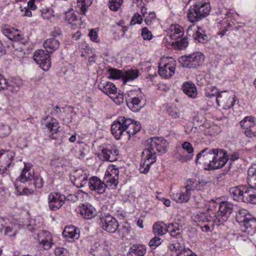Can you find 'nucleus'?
I'll return each instance as SVG.
<instances>
[{"label": "nucleus", "mask_w": 256, "mask_h": 256, "mask_svg": "<svg viewBox=\"0 0 256 256\" xmlns=\"http://www.w3.org/2000/svg\"><path fill=\"white\" fill-rule=\"evenodd\" d=\"M247 182L250 187L242 184L231 188L230 197L238 202L256 204V165L248 168Z\"/></svg>", "instance_id": "obj_1"}, {"label": "nucleus", "mask_w": 256, "mask_h": 256, "mask_svg": "<svg viewBox=\"0 0 256 256\" xmlns=\"http://www.w3.org/2000/svg\"><path fill=\"white\" fill-rule=\"evenodd\" d=\"M141 124L138 122L124 116H120L111 126V131L114 138L118 140L122 136H127L128 139L134 135L141 129Z\"/></svg>", "instance_id": "obj_2"}, {"label": "nucleus", "mask_w": 256, "mask_h": 256, "mask_svg": "<svg viewBox=\"0 0 256 256\" xmlns=\"http://www.w3.org/2000/svg\"><path fill=\"white\" fill-rule=\"evenodd\" d=\"M193 3L190 7L188 13V21L194 23L208 16L211 8L210 4L204 0H190Z\"/></svg>", "instance_id": "obj_3"}, {"label": "nucleus", "mask_w": 256, "mask_h": 256, "mask_svg": "<svg viewBox=\"0 0 256 256\" xmlns=\"http://www.w3.org/2000/svg\"><path fill=\"white\" fill-rule=\"evenodd\" d=\"M236 218L240 224L242 231L250 235H253L256 232V218L250 214L246 210L240 209L236 214Z\"/></svg>", "instance_id": "obj_4"}, {"label": "nucleus", "mask_w": 256, "mask_h": 256, "mask_svg": "<svg viewBox=\"0 0 256 256\" xmlns=\"http://www.w3.org/2000/svg\"><path fill=\"white\" fill-rule=\"evenodd\" d=\"M98 88L116 104H120L124 102V96L120 90H118L116 86L112 82L107 81H101L98 84Z\"/></svg>", "instance_id": "obj_5"}, {"label": "nucleus", "mask_w": 256, "mask_h": 256, "mask_svg": "<svg viewBox=\"0 0 256 256\" xmlns=\"http://www.w3.org/2000/svg\"><path fill=\"white\" fill-rule=\"evenodd\" d=\"M176 62L172 58H164L158 66V74L164 78H171L175 73Z\"/></svg>", "instance_id": "obj_6"}, {"label": "nucleus", "mask_w": 256, "mask_h": 256, "mask_svg": "<svg viewBox=\"0 0 256 256\" xmlns=\"http://www.w3.org/2000/svg\"><path fill=\"white\" fill-rule=\"evenodd\" d=\"M233 210V204L228 202H220L219 204V209L214 216V222L216 226L223 224L232 214Z\"/></svg>", "instance_id": "obj_7"}, {"label": "nucleus", "mask_w": 256, "mask_h": 256, "mask_svg": "<svg viewBox=\"0 0 256 256\" xmlns=\"http://www.w3.org/2000/svg\"><path fill=\"white\" fill-rule=\"evenodd\" d=\"M192 219L196 222L198 223L203 232L212 231L216 225L214 218L206 212H198L193 216Z\"/></svg>", "instance_id": "obj_8"}, {"label": "nucleus", "mask_w": 256, "mask_h": 256, "mask_svg": "<svg viewBox=\"0 0 256 256\" xmlns=\"http://www.w3.org/2000/svg\"><path fill=\"white\" fill-rule=\"evenodd\" d=\"M157 155L156 152L148 148L146 146L142 154V163L140 167L141 173H148L150 166L156 162Z\"/></svg>", "instance_id": "obj_9"}, {"label": "nucleus", "mask_w": 256, "mask_h": 256, "mask_svg": "<svg viewBox=\"0 0 256 256\" xmlns=\"http://www.w3.org/2000/svg\"><path fill=\"white\" fill-rule=\"evenodd\" d=\"M118 168L114 165H110L105 172L104 182L108 188L116 190L118 184Z\"/></svg>", "instance_id": "obj_10"}, {"label": "nucleus", "mask_w": 256, "mask_h": 256, "mask_svg": "<svg viewBox=\"0 0 256 256\" xmlns=\"http://www.w3.org/2000/svg\"><path fill=\"white\" fill-rule=\"evenodd\" d=\"M146 146L158 154H161L167 151L168 142L162 137H153L147 140Z\"/></svg>", "instance_id": "obj_11"}, {"label": "nucleus", "mask_w": 256, "mask_h": 256, "mask_svg": "<svg viewBox=\"0 0 256 256\" xmlns=\"http://www.w3.org/2000/svg\"><path fill=\"white\" fill-rule=\"evenodd\" d=\"M214 149L206 148L200 151L196 156V164H202L204 166L206 170H210V164H212L214 158Z\"/></svg>", "instance_id": "obj_12"}, {"label": "nucleus", "mask_w": 256, "mask_h": 256, "mask_svg": "<svg viewBox=\"0 0 256 256\" xmlns=\"http://www.w3.org/2000/svg\"><path fill=\"white\" fill-rule=\"evenodd\" d=\"M204 59L205 56L202 53L194 52L185 56L184 66L189 68H198L203 64Z\"/></svg>", "instance_id": "obj_13"}, {"label": "nucleus", "mask_w": 256, "mask_h": 256, "mask_svg": "<svg viewBox=\"0 0 256 256\" xmlns=\"http://www.w3.org/2000/svg\"><path fill=\"white\" fill-rule=\"evenodd\" d=\"M99 224L103 230L109 232H115L118 227L117 220L108 214H102Z\"/></svg>", "instance_id": "obj_14"}, {"label": "nucleus", "mask_w": 256, "mask_h": 256, "mask_svg": "<svg viewBox=\"0 0 256 256\" xmlns=\"http://www.w3.org/2000/svg\"><path fill=\"white\" fill-rule=\"evenodd\" d=\"M66 202V196L60 192H53L48 196L49 208L53 211L59 210Z\"/></svg>", "instance_id": "obj_15"}, {"label": "nucleus", "mask_w": 256, "mask_h": 256, "mask_svg": "<svg viewBox=\"0 0 256 256\" xmlns=\"http://www.w3.org/2000/svg\"><path fill=\"white\" fill-rule=\"evenodd\" d=\"M14 152L10 150L1 149L0 150V174L5 173L12 164Z\"/></svg>", "instance_id": "obj_16"}, {"label": "nucleus", "mask_w": 256, "mask_h": 256, "mask_svg": "<svg viewBox=\"0 0 256 256\" xmlns=\"http://www.w3.org/2000/svg\"><path fill=\"white\" fill-rule=\"evenodd\" d=\"M48 53L47 51L38 50H36L34 54V60L44 71L48 70L51 66L50 56Z\"/></svg>", "instance_id": "obj_17"}, {"label": "nucleus", "mask_w": 256, "mask_h": 256, "mask_svg": "<svg viewBox=\"0 0 256 256\" xmlns=\"http://www.w3.org/2000/svg\"><path fill=\"white\" fill-rule=\"evenodd\" d=\"M214 158L212 164H210V170H214L222 168L228 162V156L227 152L222 149H214Z\"/></svg>", "instance_id": "obj_18"}, {"label": "nucleus", "mask_w": 256, "mask_h": 256, "mask_svg": "<svg viewBox=\"0 0 256 256\" xmlns=\"http://www.w3.org/2000/svg\"><path fill=\"white\" fill-rule=\"evenodd\" d=\"M240 125L246 136L256 137V119L252 116L245 117L240 122Z\"/></svg>", "instance_id": "obj_19"}, {"label": "nucleus", "mask_w": 256, "mask_h": 256, "mask_svg": "<svg viewBox=\"0 0 256 256\" xmlns=\"http://www.w3.org/2000/svg\"><path fill=\"white\" fill-rule=\"evenodd\" d=\"M235 96H230L226 90L220 92L216 96V102L219 106L225 109H228L234 106L235 104Z\"/></svg>", "instance_id": "obj_20"}, {"label": "nucleus", "mask_w": 256, "mask_h": 256, "mask_svg": "<svg viewBox=\"0 0 256 256\" xmlns=\"http://www.w3.org/2000/svg\"><path fill=\"white\" fill-rule=\"evenodd\" d=\"M110 250L108 242L104 240L96 242L92 248V253L94 256H109Z\"/></svg>", "instance_id": "obj_21"}, {"label": "nucleus", "mask_w": 256, "mask_h": 256, "mask_svg": "<svg viewBox=\"0 0 256 256\" xmlns=\"http://www.w3.org/2000/svg\"><path fill=\"white\" fill-rule=\"evenodd\" d=\"M187 34L199 42L204 44L208 41V36L201 28L194 25L190 26L187 30Z\"/></svg>", "instance_id": "obj_22"}, {"label": "nucleus", "mask_w": 256, "mask_h": 256, "mask_svg": "<svg viewBox=\"0 0 256 256\" xmlns=\"http://www.w3.org/2000/svg\"><path fill=\"white\" fill-rule=\"evenodd\" d=\"M21 84L22 82L20 80L15 79L8 82V81L0 74V90L8 89L12 92H16L19 90Z\"/></svg>", "instance_id": "obj_23"}, {"label": "nucleus", "mask_w": 256, "mask_h": 256, "mask_svg": "<svg viewBox=\"0 0 256 256\" xmlns=\"http://www.w3.org/2000/svg\"><path fill=\"white\" fill-rule=\"evenodd\" d=\"M88 183L90 190L95 191L99 194L104 193L108 188L105 182H102L97 176L91 177Z\"/></svg>", "instance_id": "obj_24"}, {"label": "nucleus", "mask_w": 256, "mask_h": 256, "mask_svg": "<svg viewBox=\"0 0 256 256\" xmlns=\"http://www.w3.org/2000/svg\"><path fill=\"white\" fill-rule=\"evenodd\" d=\"M88 174L87 170L83 169L76 170L74 172V184L76 187L84 186L88 182Z\"/></svg>", "instance_id": "obj_25"}, {"label": "nucleus", "mask_w": 256, "mask_h": 256, "mask_svg": "<svg viewBox=\"0 0 256 256\" xmlns=\"http://www.w3.org/2000/svg\"><path fill=\"white\" fill-rule=\"evenodd\" d=\"M2 33L11 40L18 41L21 40L22 36L18 30L9 25H3L1 28Z\"/></svg>", "instance_id": "obj_26"}, {"label": "nucleus", "mask_w": 256, "mask_h": 256, "mask_svg": "<svg viewBox=\"0 0 256 256\" xmlns=\"http://www.w3.org/2000/svg\"><path fill=\"white\" fill-rule=\"evenodd\" d=\"M79 212L84 219L90 220L94 218L96 214V208L88 203H85L80 206Z\"/></svg>", "instance_id": "obj_27"}, {"label": "nucleus", "mask_w": 256, "mask_h": 256, "mask_svg": "<svg viewBox=\"0 0 256 256\" xmlns=\"http://www.w3.org/2000/svg\"><path fill=\"white\" fill-rule=\"evenodd\" d=\"M46 126L50 132V136L52 139H56L58 137V134L60 132V124L58 121L52 118L50 120L46 122Z\"/></svg>", "instance_id": "obj_28"}, {"label": "nucleus", "mask_w": 256, "mask_h": 256, "mask_svg": "<svg viewBox=\"0 0 256 256\" xmlns=\"http://www.w3.org/2000/svg\"><path fill=\"white\" fill-rule=\"evenodd\" d=\"M118 151L115 148H103L100 154V158L103 160L114 162L116 160Z\"/></svg>", "instance_id": "obj_29"}, {"label": "nucleus", "mask_w": 256, "mask_h": 256, "mask_svg": "<svg viewBox=\"0 0 256 256\" xmlns=\"http://www.w3.org/2000/svg\"><path fill=\"white\" fill-rule=\"evenodd\" d=\"M168 36L170 41L176 40L182 37L184 31L182 27L178 24H172L169 28Z\"/></svg>", "instance_id": "obj_30"}, {"label": "nucleus", "mask_w": 256, "mask_h": 256, "mask_svg": "<svg viewBox=\"0 0 256 256\" xmlns=\"http://www.w3.org/2000/svg\"><path fill=\"white\" fill-rule=\"evenodd\" d=\"M190 194L184 188H182L180 193H174L171 194V198L178 203L186 202L190 198Z\"/></svg>", "instance_id": "obj_31"}, {"label": "nucleus", "mask_w": 256, "mask_h": 256, "mask_svg": "<svg viewBox=\"0 0 256 256\" xmlns=\"http://www.w3.org/2000/svg\"><path fill=\"white\" fill-rule=\"evenodd\" d=\"M34 172L29 166L24 164L20 175L18 177L20 182L24 183L31 181L34 178Z\"/></svg>", "instance_id": "obj_32"}, {"label": "nucleus", "mask_w": 256, "mask_h": 256, "mask_svg": "<svg viewBox=\"0 0 256 256\" xmlns=\"http://www.w3.org/2000/svg\"><path fill=\"white\" fill-rule=\"evenodd\" d=\"M182 89L187 96L191 98H195L197 96V90L194 83L189 82H184L182 84Z\"/></svg>", "instance_id": "obj_33"}, {"label": "nucleus", "mask_w": 256, "mask_h": 256, "mask_svg": "<svg viewBox=\"0 0 256 256\" xmlns=\"http://www.w3.org/2000/svg\"><path fill=\"white\" fill-rule=\"evenodd\" d=\"M62 235L74 240H78L80 238V230L73 226H66L63 230Z\"/></svg>", "instance_id": "obj_34"}, {"label": "nucleus", "mask_w": 256, "mask_h": 256, "mask_svg": "<svg viewBox=\"0 0 256 256\" xmlns=\"http://www.w3.org/2000/svg\"><path fill=\"white\" fill-rule=\"evenodd\" d=\"M146 248L142 244H134L130 247L128 256H144Z\"/></svg>", "instance_id": "obj_35"}, {"label": "nucleus", "mask_w": 256, "mask_h": 256, "mask_svg": "<svg viewBox=\"0 0 256 256\" xmlns=\"http://www.w3.org/2000/svg\"><path fill=\"white\" fill-rule=\"evenodd\" d=\"M142 100V97L141 95L134 100H132L130 102H127V106L134 112H138L144 105Z\"/></svg>", "instance_id": "obj_36"}, {"label": "nucleus", "mask_w": 256, "mask_h": 256, "mask_svg": "<svg viewBox=\"0 0 256 256\" xmlns=\"http://www.w3.org/2000/svg\"><path fill=\"white\" fill-rule=\"evenodd\" d=\"M60 44L59 41L53 38L47 39L44 43V46L48 52H52L58 49Z\"/></svg>", "instance_id": "obj_37"}, {"label": "nucleus", "mask_w": 256, "mask_h": 256, "mask_svg": "<svg viewBox=\"0 0 256 256\" xmlns=\"http://www.w3.org/2000/svg\"><path fill=\"white\" fill-rule=\"evenodd\" d=\"M152 229L156 236H162L168 232V226L162 222H156L153 225Z\"/></svg>", "instance_id": "obj_38"}, {"label": "nucleus", "mask_w": 256, "mask_h": 256, "mask_svg": "<svg viewBox=\"0 0 256 256\" xmlns=\"http://www.w3.org/2000/svg\"><path fill=\"white\" fill-rule=\"evenodd\" d=\"M177 224H170L168 226V232L174 239L182 238V230L176 226Z\"/></svg>", "instance_id": "obj_39"}, {"label": "nucleus", "mask_w": 256, "mask_h": 256, "mask_svg": "<svg viewBox=\"0 0 256 256\" xmlns=\"http://www.w3.org/2000/svg\"><path fill=\"white\" fill-rule=\"evenodd\" d=\"M168 248L171 251H179V252L186 248H184V242L182 238L174 240L168 246Z\"/></svg>", "instance_id": "obj_40"}, {"label": "nucleus", "mask_w": 256, "mask_h": 256, "mask_svg": "<svg viewBox=\"0 0 256 256\" xmlns=\"http://www.w3.org/2000/svg\"><path fill=\"white\" fill-rule=\"evenodd\" d=\"M138 70L137 69H130L124 72L122 80L126 84V82L133 80L138 76Z\"/></svg>", "instance_id": "obj_41"}, {"label": "nucleus", "mask_w": 256, "mask_h": 256, "mask_svg": "<svg viewBox=\"0 0 256 256\" xmlns=\"http://www.w3.org/2000/svg\"><path fill=\"white\" fill-rule=\"evenodd\" d=\"M170 43L172 46L174 48L180 50L186 48L188 45V39L186 37H182L176 40L170 41Z\"/></svg>", "instance_id": "obj_42"}, {"label": "nucleus", "mask_w": 256, "mask_h": 256, "mask_svg": "<svg viewBox=\"0 0 256 256\" xmlns=\"http://www.w3.org/2000/svg\"><path fill=\"white\" fill-rule=\"evenodd\" d=\"M65 20L70 24L76 25V22L78 20L77 13L73 10L66 12L65 14Z\"/></svg>", "instance_id": "obj_43"}, {"label": "nucleus", "mask_w": 256, "mask_h": 256, "mask_svg": "<svg viewBox=\"0 0 256 256\" xmlns=\"http://www.w3.org/2000/svg\"><path fill=\"white\" fill-rule=\"evenodd\" d=\"M92 4V0H77L78 9L80 11V13L84 14L87 8Z\"/></svg>", "instance_id": "obj_44"}, {"label": "nucleus", "mask_w": 256, "mask_h": 256, "mask_svg": "<svg viewBox=\"0 0 256 256\" xmlns=\"http://www.w3.org/2000/svg\"><path fill=\"white\" fill-rule=\"evenodd\" d=\"M66 163V160L62 157H55L51 160L50 166L54 168H62Z\"/></svg>", "instance_id": "obj_45"}, {"label": "nucleus", "mask_w": 256, "mask_h": 256, "mask_svg": "<svg viewBox=\"0 0 256 256\" xmlns=\"http://www.w3.org/2000/svg\"><path fill=\"white\" fill-rule=\"evenodd\" d=\"M198 185L196 180L190 179L186 181V185L184 188L190 194L192 191L194 190Z\"/></svg>", "instance_id": "obj_46"}, {"label": "nucleus", "mask_w": 256, "mask_h": 256, "mask_svg": "<svg viewBox=\"0 0 256 256\" xmlns=\"http://www.w3.org/2000/svg\"><path fill=\"white\" fill-rule=\"evenodd\" d=\"M141 95L142 94L140 92L136 90L128 91L126 96V103L128 102H130L132 100H134Z\"/></svg>", "instance_id": "obj_47"}, {"label": "nucleus", "mask_w": 256, "mask_h": 256, "mask_svg": "<svg viewBox=\"0 0 256 256\" xmlns=\"http://www.w3.org/2000/svg\"><path fill=\"white\" fill-rule=\"evenodd\" d=\"M110 76L108 78L112 79H118L121 78H123L124 72L116 69V68H110L108 70Z\"/></svg>", "instance_id": "obj_48"}, {"label": "nucleus", "mask_w": 256, "mask_h": 256, "mask_svg": "<svg viewBox=\"0 0 256 256\" xmlns=\"http://www.w3.org/2000/svg\"><path fill=\"white\" fill-rule=\"evenodd\" d=\"M123 0H110L108 6L113 11H117L120 8Z\"/></svg>", "instance_id": "obj_49"}, {"label": "nucleus", "mask_w": 256, "mask_h": 256, "mask_svg": "<svg viewBox=\"0 0 256 256\" xmlns=\"http://www.w3.org/2000/svg\"><path fill=\"white\" fill-rule=\"evenodd\" d=\"M219 93L220 92H218L216 87L212 86L206 89L205 92V96L208 98H216V96H218Z\"/></svg>", "instance_id": "obj_50"}, {"label": "nucleus", "mask_w": 256, "mask_h": 256, "mask_svg": "<svg viewBox=\"0 0 256 256\" xmlns=\"http://www.w3.org/2000/svg\"><path fill=\"white\" fill-rule=\"evenodd\" d=\"M37 237L38 240L40 243L46 241V240H47V238L48 240H50L52 236L50 232H48L42 231L38 233Z\"/></svg>", "instance_id": "obj_51"}, {"label": "nucleus", "mask_w": 256, "mask_h": 256, "mask_svg": "<svg viewBox=\"0 0 256 256\" xmlns=\"http://www.w3.org/2000/svg\"><path fill=\"white\" fill-rule=\"evenodd\" d=\"M11 132V129L8 125L0 124V137L5 138L8 136Z\"/></svg>", "instance_id": "obj_52"}, {"label": "nucleus", "mask_w": 256, "mask_h": 256, "mask_svg": "<svg viewBox=\"0 0 256 256\" xmlns=\"http://www.w3.org/2000/svg\"><path fill=\"white\" fill-rule=\"evenodd\" d=\"M162 240L160 238V236H156L150 240L149 242V246L152 249L156 248L162 244Z\"/></svg>", "instance_id": "obj_53"}, {"label": "nucleus", "mask_w": 256, "mask_h": 256, "mask_svg": "<svg viewBox=\"0 0 256 256\" xmlns=\"http://www.w3.org/2000/svg\"><path fill=\"white\" fill-rule=\"evenodd\" d=\"M141 35L144 40H150L152 38V32L146 27H144L142 28Z\"/></svg>", "instance_id": "obj_54"}, {"label": "nucleus", "mask_w": 256, "mask_h": 256, "mask_svg": "<svg viewBox=\"0 0 256 256\" xmlns=\"http://www.w3.org/2000/svg\"><path fill=\"white\" fill-rule=\"evenodd\" d=\"M142 18L140 14L138 13H135L132 16V18L130 22V24L134 26L136 24H140L142 21Z\"/></svg>", "instance_id": "obj_55"}, {"label": "nucleus", "mask_w": 256, "mask_h": 256, "mask_svg": "<svg viewBox=\"0 0 256 256\" xmlns=\"http://www.w3.org/2000/svg\"><path fill=\"white\" fill-rule=\"evenodd\" d=\"M156 18V14L154 12H148V14L144 18V22L146 25H150L152 22L155 20Z\"/></svg>", "instance_id": "obj_56"}, {"label": "nucleus", "mask_w": 256, "mask_h": 256, "mask_svg": "<svg viewBox=\"0 0 256 256\" xmlns=\"http://www.w3.org/2000/svg\"><path fill=\"white\" fill-rule=\"evenodd\" d=\"M56 256H68V250L63 248H57L54 250Z\"/></svg>", "instance_id": "obj_57"}, {"label": "nucleus", "mask_w": 256, "mask_h": 256, "mask_svg": "<svg viewBox=\"0 0 256 256\" xmlns=\"http://www.w3.org/2000/svg\"><path fill=\"white\" fill-rule=\"evenodd\" d=\"M168 112L173 118H176L180 117L179 110L176 107L169 108Z\"/></svg>", "instance_id": "obj_58"}, {"label": "nucleus", "mask_w": 256, "mask_h": 256, "mask_svg": "<svg viewBox=\"0 0 256 256\" xmlns=\"http://www.w3.org/2000/svg\"><path fill=\"white\" fill-rule=\"evenodd\" d=\"M34 184L38 188H42L44 185V181L42 178L39 176H34Z\"/></svg>", "instance_id": "obj_59"}, {"label": "nucleus", "mask_w": 256, "mask_h": 256, "mask_svg": "<svg viewBox=\"0 0 256 256\" xmlns=\"http://www.w3.org/2000/svg\"><path fill=\"white\" fill-rule=\"evenodd\" d=\"M53 240L52 238V237H51V238L50 240H46V241L40 242L39 244L42 246L43 248L45 250H48L50 249L52 246L53 245Z\"/></svg>", "instance_id": "obj_60"}, {"label": "nucleus", "mask_w": 256, "mask_h": 256, "mask_svg": "<svg viewBox=\"0 0 256 256\" xmlns=\"http://www.w3.org/2000/svg\"><path fill=\"white\" fill-rule=\"evenodd\" d=\"M76 202H84L88 197V194L82 190H78L76 193Z\"/></svg>", "instance_id": "obj_61"}, {"label": "nucleus", "mask_w": 256, "mask_h": 256, "mask_svg": "<svg viewBox=\"0 0 256 256\" xmlns=\"http://www.w3.org/2000/svg\"><path fill=\"white\" fill-rule=\"evenodd\" d=\"M176 256H197L194 252H192L190 248H187L184 249L183 250L179 252Z\"/></svg>", "instance_id": "obj_62"}, {"label": "nucleus", "mask_w": 256, "mask_h": 256, "mask_svg": "<svg viewBox=\"0 0 256 256\" xmlns=\"http://www.w3.org/2000/svg\"><path fill=\"white\" fill-rule=\"evenodd\" d=\"M182 148L190 154L194 152V148L192 144L189 142H184L182 144Z\"/></svg>", "instance_id": "obj_63"}, {"label": "nucleus", "mask_w": 256, "mask_h": 256, "mask_svg": "<svg viewBox=\"0 0 256 256\" xmlns=\"http://www.w3.org/2000/svg\"><path fill=\"white\" fill-rule=\"evenodd\" d=\"M42 16L45 20H49L52 16V12L48 8L42 10Z\"/></svg>", "instance_id": "obj_64"}]
</instances>
